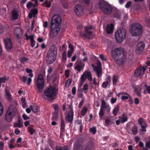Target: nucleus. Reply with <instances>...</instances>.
Returning <instances> with one entry per match:
<instances>
[{
    "label": "nucleus",
    "instance_id": "1",
    "mask_svg": "<svg viewBox=\"0 0 150 150\" xmlns=\"http://www.w3.org/2000/svg\"><path fill=\"white\" fill-rule=\"evenodd\" d=\"M112 56L118 64H122L126 61V57L124 50L121 47L117 48L112 51Z\"/></svg>",
    "mask_w": 150,
    "mask_h": 150
},
{
    "label": "nucleus",
    "instance_id": "2",
    "mask_svg": "<svg viewBox=\"0 0 150 150\" xmlns=\"http://www.w3.org/2000/svg\"><path fill=\"white\" fill-rule=\"evenodd\" d=\"M17 105L16 101H15L13 104H11L7 110L5 116V119L8 122H10L12 121L16 111V105Z\"/></svg>",
    "mask_w": 150,
    "mask_h": 150
},
{
    "label": "nucleus",
    "instance_id": "3",
    "mask_svg": "<svg viewBox=\"0 0 150 150\" xmlns=\"http://www.w3.org/2000/svg\"><path fill=\"white\" fill-rule=\"evenodd\" d=\"M57 54V49L56 47L51 48L48 51L46 60L47 63L51 64L53 63L56 59Z\"/></svg>",
    "mask_w": 150,
    "mask_h": 150
},
{
    "label": "nucleus",
    "instance_id": "4",
    "mask_svg": "<svg viewBox=\"0 0 150 150\" xmlns=\"http://www.w3.org/2000/svg\"><path fill=\"white\" fill-rule=\"evenodd\" d=\"M143 31L142 26L139 24L135 23L131 26L130 32L133 36H138L141 34Z\"/></svg>",
    "mask_w": 150,
    "mask_h": 150
},
{
    "label": "nucleus",
    "instance_id": "5",
    "mask_svg": "<svg viewBox=\"0 0 150 150\" xmlns=\"http://www.w3.org/2000/svg\"><path fill=\"white\" fill-rule=\"evenodd\" d=\"M98 6L102 11L106 14H109L112 12L111 6L103 0H99Z\"/></svg>",
    "mask_w": 150,
    "mask_h": 150
},
{
    "label": "nucleus",
    "instance_id": "6",
    "mask_svg": "<svg viewBox=\"0 0 150 150\" xmlns=\"http://www.w3.org/2000/svg\"><path fill=\"white\" fill-rule=\"evenodd\" d=\"M126 31L125 29L121 28L115 33V38L117 42H122L125 38Z\"/></svg>",
    "mask_w": 150,
    "mask_h": 150
},
{
    "label": "nucleus",
    "instance_id": "7",
    "mask_svg": "<svg viewBox=\"0 0 150 150\" xmlns=\"http://www.w3.org/2000/svg\"><path fill=\"white\" fill-rule=\"evenodd\" d=\"M44 93L46 96L50 99H54L56 96L55 88L53 87L50 86L44 91Z\"/></svg>",
    "mask_w": 150,
    "mask_h": 150
},
{
    "label": "nucleus",
    "instance_id": "8",
    "mask_svg": "<svg viewBox=\"0 0 150 150\" xmlns=\"http://www.w3.org/2000/svg\"><path fill=\"white\" fill-rule=\"evenodd\" d=\"M60 25L51 24L50 30V37L52 38L55 37L60 30Z\"/></svg>",
    "mask_w": 150,
    "mask_h": 150
},
{
    "label": "nucleus",
    "instance_id": "9",
    "mask_svg": "<svg viewBox=\"0 0 150 150\" xmlns=\"http://www.w3.org/2000/svg\"><path fill=\"white\" fill-rule=\"evenodd\" d=\"M44 79L42 74L39 75L37 79L36 84L38 89L40 92L43 90L44 85Z\"/></svg>",
    "mask_w": 150,
    "mask_h": 150
},
{
    "label": "nucleus",
    "instance_id": "10",
    "mask_svg": "<svg viewBox=\"0 0 150 150\" xmlns=\"http://www.w3.org/2000/svg\"><path fill=\"white\" fill-rule=\"evenodd\" d=\"M86 78L89 81L92 80V75L90 72L85 71L81 76L80 81L84 83Z\"/></svg>",
    "mask_w": 150,
    "mask_h": 150
},
{
    "label": "nucleus",
    "instance_id": "11",
    "mask_svg": "<svg viewBox=\"0 0 150 150\" xmlns=\"http://www.w3.org/2000/svg\"><path fill=\"white\" fill-rule=\"evenodd\" d=\"M61 19L60 16L57 14H55L52 17L51 24L61 26Z\"/></svg>",
    "mask_w": 150,
    "mask_h": 150
},
{
    "label": "nucleus",
    "instance_id": "12",
    "mask_svg": "<svg viewBox=\"0 0 150 150\" xmlns=\"http://www.w3.org/2000/svg\"><path fill=\"white\" fill-rule=\"evenodd\" d=\"M98 67H96L93 64H91V66L93 67L94 70L96 72L98 77L101 76L102 75V69L101 67V63L99 61L97 63Z\"/></svg>",
    "mask_w": 150,
    "mask_h": 150
},
{
    "label": "nucleus",
    "instance_id": "13",
    "mask_svg": "<svg viewBox=\"0 0 150 150\" xmlns=\"http://www.w3.org/2000/svg\"><path fill=\"white\" fill-rule=\"evenodd\" d=\"M74 11L77 15L79 16H81L84 12L83 8L79 4L76 5L74 7Z\"/></svg>",
    "mask_w": 150,
    "mask_h": 150
},
{
    "label": "nucleus",
    "instance_id": "14",
    "mask_svg": "<svg viewBox=\"0 0 150 150\" xmlns=\"http://www.w3.org/2000/svg\"><path fill=\"white\" fill-rule=\"evenodd\" d=\"M145 47V45L143 42H141L138 43L136 48V52L138 54L142 53Z\"/></svg>",
    "mask_w": 150,
    "mask_h": 150
},
{
    "label": "nucleus",
    "instance_id": "15",
    "mask_svg": "<svg viewBox=\"0 0 150 150\" xmlns=\"http://www.w3.org/2000/svg\"><path fill=\"white\" fill-rule=\"evenodd\" d=\"M127 120V117L125 113H123L119 117V119L116 121V124L117 125H119L120 123H123L126 122Z\"/></svg>",
    "mask_w": 150,
    "mask_h": 150
},
{
    "label": "nucleus",
    "instance_id": "16",
    "mask_svg": "<svg viewBox=\"0 0 150 150\" xmlns=\"http://www.w3.org/2000/svg\"><path fill=\"white\" fill-rule=\"evenodd\" d=\"M5 47L8 51L11 49L13 47L11 40L9 38H7L4 40Z\"/></svg>",
    "mask_w": 150,
    "mask_h": 150
},
{
    "label": "nucleus",
    "instance_id": "17",
    "mask_svg": "<svg viewBox=\"0 0 150 150\" xmlns=\"http://www.w3.org/2000/svg\"><path fill=\"white\" fill-rule=\"evenodd\" d=\"M92 28V27L91 26H90L89 27H85V29L86 33H82L81 34V35L84 38H89V36L92 33V32L90 30Z\"/></svg>",
    "mask_w": 150,
    "mask_h": 150
},
{
    "label": "nucleus",
    "instance_id": "18",
    "mask_svg": "<svg viewBox=\"0 0 150 150\" xmlns=\"http://www.w3.org/2000/svg\"><path fill=\"white\" fill-rule=\"evenodd\" d=\"M138 122L139 124L141 126L142 130V131H146V128L147 127V125L145 120L142 118H140L138 120Z\"/></svg>",
    "mask_w": 150,
    "mask_h": 150
},
{
    "label": "nucleus",
    "instance_id": "19",
    "mask_svg": "<svg viewBox=\"0 0 150 150\" xmlns=\"http://www.w3.org/2000/svg\"><path fill=\"white\" fill-rule=\"evenodd\" d=\"M71 110L68 112V114L66 116L65 120L68 122H71L73 120L74 117V112L73 108H71Z\"/></svg>",
    "mask_w": 150,
    "mask_h": 150
},
{
    "label": "nucleus",
    "instance_id": "20",
    "mask_svg": "<svg viewBox=\"0 0 150 150\" xmlns=\"http://www.w3.org/2000/svg\"><path fill=\"white\" fill-rule=\"evenodd\" d=\"M146 68L144 67L138 68L135 71L134 74V76L136 77H138L141 75L143 74Z\"/></svg>",
    "mask_w": 150,
    "mask_h": 150
},
{
    "label": "nucleus",
    "instance_id": "21",
    "mask_svg": "<svg viewBox=\"0 0 150 150\" xmlns=\"http://www.w3.org/2000/svg\"><path fill=\"white\" fill-rule=\"evenodd\" d=\"M85 64L82 62H80L78 64L77 62L75 64L74 68L77 71V73L79 72L83 69Z\"/></svg>",
    "mask_w": 150,
    "mask_h": 150
},
{
    "label": "nucleus",
    "instance_id": "22",
    "mask_svg": "<svg viewBox=\"0 0 150 150\" xmlns=\"http://www.w3.org/2000/svg\"><path fill=\"white\" fill-rule=\"evenodd\" d=\"M14 33L18 39H20L22 35V31L19 27H17L15 28L14 30Z\"/></svg>",
    "mask_w": 150,
    "mask_h": 150
},
{
    "label": "nucleus",
    "instance_id": "23",
    "mask_svg": "<svg viewBox=\"0 0 150 150\" xmlns=\"http://www.w3.org/2000/svg\"><path fill=\"white\" fill-rule=\"evenodd\" d=\"M101 105L100 108L103 109V108H106L109 111H110L111 109V108L109 104L107 103L104 100V99L101 100Z\"/></svg>",
    "mask_w": 150,
    "mask_h": 150
},
{
    "label": "nucleus",
    "instance_id": "24",
    "mask_svg": "<svg viewBox=\"0 0 150 150\" xmlns=\"http://www.w3.org/2000/svg\"><path fill=\"white\" fill-rule=\"evenodd\" d=\"M26 71L27 73L29 74L28 75V76H30V77L28 78L27 81L28 83V84H30L31 83L32 81V79L31 78L33 76V74L32 73L33 71L32 69L28 68L26 69Z\"/></svg>",
    "mask_w": 150,
    "mask_h": 150
},
{
    "label": "nucleus",
    "instance_id": "25",
    "mask_svg": "<svg viewBox=\"0 0 150 150\" xmlns=\"http://www.w3.org/2000/svg\"><path fill=\"white\" fill-rule=\"evenodd\" d=\"M118 96H122L121 99L122 100H127L130 98V96L128 93L124 92L119 93Z\"/></svg>",
    "mask_w": 150,
    "mask_h": 150
},
{
    "label": "nucleus",
    "instance_id": "26",
    "mask_svg": "<svg viewBox=\"0 0 150 150\" xmlns=\"http://www.w3.org/2000/svg\"><path fill=\"white\" fill-rule=\"evenodd\" d=\"M5 96L6 99L9 101L12 100V96L10 92L8 90L7 88H5Z\"/></svg>",
    "mask_w": 150,
    "mask_h": 150
},
{
    "label": "nucleus",
    "instance_id": "27",
    "mask_svg": "<svg viewBox=\"0 0 150 150\" xmlns=\"http://www.w3.org/2000/svg\"><path fill=\"white\" fill-rule=\"evenodd\" d=\"M38 12V10L36 8H34L31 10L30 11V12L28 14V17L29 18L31 19L33 17H34L35 16Z\"/></svg>",
    "mask_w": 150,
    "mask_h": 150
},
{
    "label": "nucleus",
    "instance_id": "28",
    "mask_svg": "<svg viewBox=\"0 0 150 150\" xmlns=\"http://www.w3.org/2000/svg\"><path fill=\"white\" fill-rule=\"evenodd\" d=\"M19 14L18 12L16 10H13L11 13L12 19H17L18 18Z\"/></svg>",
    "mask_w": 150,
    "mask_h": 150
},
{
    "label": "nucleus",
    "instance_id": "29",
    "mask_svg": "<svg viewBox=\"0 0 150 150\" xmlns=\"http://www.w3.org/2000/svg\"><path fill=\"white\" fill-rule=\"evenodd\" d=\"M113 25L112 24L108 25L107 27V32L108 34L112 33L113 32Z\"/></svg>",
    "mask_w": 150,
    "mask_h": 150
},
{
    "label": "nucleus",
    "instance_id": "30",
    "mask_svg": "<svg viewBox=\"0 0 150 150\" xmlns=\"http://www.w3.org/2000/svg\"><path fill=\"white\" fill-rule=\"evenodd\" d=\"M144 19L146 26L150 27V18L148 16H146L144 18Z\"/></svg>",
    "mask_w": 150,
    "mask_h": 150
},
{
    "label": "nucleus",
    "instance_id": "31",
    "mask_svg": "<svg viewBox=\"0 0 150 150\" xmlns=\"http://www.w3.org/2000/svg\"><path fill=\"white\" fill-rule=\"evenodd\" d=\"M36 6L31 2H29L27 4V7L29 9H30L32 8H34Z\"/></svg>",
    "mask_w": 150,
    "mask_h": 150
},
{
    "label": "nucleus",
    "instance_id": "32",
    "mask_svg": "<svg viewBox=\"0 0 150 150\" xmlns=\"http://www.w3.org/2000/svg\"><path fill=\"white\" fill-rule=\"evenodd\" d=\"M32 110L34 112H37L38 110V106L34 104L30 106Z\"/></svg>",
    "mask_w": 150,
    "mask_h": 150
},
{
    "label": "nucleus",
    "instance_id": "33",
    "mask_svg": "<svg viewBox=\"0 0 150 150\" xmlns=\"http://www.w3.org/2000/svg\"><path fill=\"white\" fill-rule=\"evenodd\" d=\"M88 110V108L86 107H83L82 110L81 112V115L82 116H84Z\"/></svg>",
    "mask_w": 150,
    "mask_h": 150
},
{
    "label": "nucleus",
    "instance_id": "34",
    "mask_svg": "<svg viewBox=\"0 0 150 150\" xmlns=\"http://www.w3.org/2000/svg\"><path fill=\"white\" fill-rule=\"evenodd\" d=\"M23 126V124L20 121L14 124L13 127H14L21 128Z\"/></svg>",
    "mask_w": 150,
    "mask_h": 150
},
{
    "label": "nucleus",
    "instance_id": "35",
    "mask_svg": "<svg viewBox=\"0 0 150 150\" xmlns=\"http://www.w3.org/2000/svg\"><path fill=\"white\" fill-rule=\"evenodd\" d=\"M62 61L63 62H66L67 60L66 52L65 51H64L62 53Z\"/></svg>",
    "mask_w": 150,
    "mask_h": 150
},
{
    "label": "nucleus",
    "instance_id": "36",
    "mask_svg": "<svg viewBox=\"0 0 150 150\" xmlns=\"http://www.w3.org/2000/svg\"><path fill=\"white\" fill-rule=\"evenodd\" d=\"M9 77H6L5 76L3 77L0 78V83H5L6 81L8 80Z\"/></svg>",
    "mask_w": 150,
    "mask_h": 150
},
{
    "label": "nucleus",
    "instance_id": "37",
    "mask_svg": "<svg viewBox=\"0 0 150 150\" xmlns=\"http://www.w3.org/2000/svg\"><path fill=\"white\" fill-rule=\"evenodd\" d=\"M28 131L31 135H33L35 132V131L34 129L30 127V126H29L28 127Z\"/></svg>",
    "mask_w": 150,
    "mask_h": 150
},
{
    "label": "nucleus",
    "instance_id": "38",
    "mask_svg": "<svg viewBox=\"0 0 150 150\" xmlns=\"http://www.w3.org/2000/svg\"><path fill=\"white\" fill-rule=\"evenodd\" d=\"M43 6H45L47 8L50 7L51 6V4L47 0H46L45 2L42 4Z\"/></svg>",
    "mask_w": 150,
    "mask_h": 150
},
{
    "label": "nucleus",
    "instance_id": "39",
    "mask_svg": "<svg viewBox=\"0 0 150 150\" xmlns=\"http://www.w3.org/2000/svg\"><path fill=\"white\" fill-rule=\"evenodd\" d=\"M118 80V77L115 76H113L112 77L113 84L114 86H115L116 84V83Z\"/></svg>",
    "mask_w": 150,
    "mask_h": 150
},
{
    "label": "nucleus",
    "instance_id": "40",
    "mask_svg": "<svg viewBox=\"0 0 150 150\" xmlns=\"http://www.w3.org/2000/svg\"><path fill=\"white\" fill-rule=\"evenodd\" d=\"M119 109V107H116L114 108L113 110L112 113L115 116L117 115V112L118 111Z\"/></svg>",
    "mask_w": 150,
    "mask_h": 150
},
{
    "label": "nucleus",
    "instance_id": "41",
    "mask_svg": "<svg viewBox=\"0 0 150 150\" xmlns=\"http://www.w3.org/2000/svg\"><path fill=\"white\" fill-rule=\"evenodd\" d=\"M88 88V86L87 83H86L83 85V90L84 91V93H85L86 94L87 93Z\"/></svg>",
    "mask_w": 150,
    "mask_h": 150
},
{
    "label": "nucleus",
    "instance_id": "42",
    "mask_svg": "<svg viewBox=\"0 0 150 150\" xmlns=\"http://www.w3.org/2000/svg\"><path fill=\"white\" fill-rule=\"evenodd\" d=\"M57 150H68V147L66 146H58L56 147Z\"/></svg>",
    "mask_w": 150,
    "mask_h": 150
},
{
    "label": "nucleus",
    "instance_id": "43",
    "mask_svg": "<svg viewBox=\"0 0 150 150\" xmlns=\"http://www.w3.org/2000/svg\"><path fill=\"white\" fill-rule=\"evenodd\" d=\"M132 131L133 134H136L137 133V127L134 125L132 128Z\"/></svg>",
    "mask_w": 150,
    "mask_h": 150
},
{
    "label": "nucleus",
    "instance_id": "44",
    "mask_svg": "<svg viewBox=\"0 0 150 150\" xmlns=\"http://www.w3.org/2000/svg\"><path fill=\"white\" fill-rule=\"evenodd\" d=\"M61 130H63L65 128L64 122L62 118H61Z\"/></svg>",
    "mask_w": 150,
    "mask_h": 150
},
{
    "label": "nucleus",
    "instance_id": "45",
    "mask_svg": "<svg viewBox=\"0 0 150 150\" xmlns=\"http://www.w3.org/2000/svg\"><path fill=\"white\" fill-rule=\"evenodd\" d=\"M89 131L91 133H92L93 134H95L96 132V128L95 127H93L89 129Z\"/></svg>",
    "mask_w": 150,
    "mask_h": 150
},
{
    "label": "nucleus",
    "instance_id": "46",
    "mask_svg": "<svg viewBox=\"0 0 150 150\" xmlns=\"http://www.w3.org/2000/svg\"><path fill=\"white\" fill-rule=\"evenodd\" d=\"M99 115L100 119H102V117L104 115V112L103 111V109L102 108H100L99 113Z\"/></svg>",
    "mask_w": 150,
    "mask_h": 150
},
{
    "label": "nucleus",
    "instance_id": "47",
    "mask_svg": "<svg viewBox=\"0 0 150 150\" xmlns=\"http://www.w3.org/2000/svg\"><path fill=\"white\" fill-rule=\"evenodd\" d=\"M30 40L31 41V47H33L35 46V41L34 40V37L31 36L30 38Z\"/></svg>",
    "mask_w": 150,
    "mask_h": 150
},
{
    "label": "nucleus",
    "instance_id": "48",
    "mask_svg": "<svg viewBox=\"0 0 150 150\" xmlns=\"http://www.w3.org/2000/svg\"><path fill=\"white\" fill-rule=\"evenodd\" d=\"M76 123L77 125H79V127L81 129H82L83 128V126L81 124V120H77L76 121Z\"/></svg>",
    "mask_w": 150,
    "mask_h": 150
},
{
    "label": "nucleus",
    "instance_id": "49",
    "mask_svg": "<svg viewBox=\"0 0 150 150\" xmlns=\"http://www.w3.org/2000/svg\"><path fill=\"white\" fill-rule=\"evenodd\" d=\"M109 83V82L108 81H106L103 82L102 85V87L104 88H106Z\"/></svg>",
    "mask_w": 150,
    "mask_h": 150
},
{
    "label": "nucleus",
    "instance_id": "50",
    "mask_svg": "<svg viewBox=\"0 0 150 150\" xmlns=\"http://www.w3.org/2000/svg\"><path fill=\"white\" fill-rule=\"evenodd\" d=\"M71 82L72 81L71 79H68L65 83V86L66 87H68L69 86L70 84L71 83Z\"/></svg>",
    "mask_w": 150,
    "mask_h": 150
},
{
    "label": "nucleus",
    "instance_id": "51",
    "mask_svg": "<svg viewBox=\"0 0 150 150\" xmlns=\"http://www.w3.org/2000/svg\"><path fill=\"white\" fill-rule=\"evenodd\" d=\"M73 52V50H68L67 53V57L68 58H70L72 56Z\"/></svg>",
    "mask_w": 150,
    "mask_h": 150
},
{
    "label": "nucleus",
    "instance_id": "52",
    "mask_svg": "<svg viewBox=\"0 0 150 150\" xmlns=\"http://www.w3.org/2000/svg\"><path fill=\"white\" fill-rule=\"evenodd\" d=\"M100 57L102 60L104 61H106L107 60L106 57L103 54H100L99 55Z\"/></svg>",
    "mask_w": 150,
    "mask_h": 150
},
{
    "label": "nucleus",
    "instance_id": "53",
    "mask_svg": "<svg viewBox=\"0 0 150 150\" xmlns=\"http://www.w3.org/2000/svg\"><path fill=\"white\" fill-rule=\"evenodd\" d=\"M22 81L25 83L27 81V77L25 76H23L22 77H21Z\"/></svg>",
    "mask_w": 150,
    "mask_h": 150
},
{
    "label": "nucleus",
    "instance_id": "54",
    "mask_svg": "<svg viewBox=\"0 0 150 150\" xmlns=\"http://www.w3.org/2000/svg\"><path fill=\"white\" fill-rule=\"evenodd\" d=\"M3 112V108L0 101V116L2 114Z\"/></svg>",
    "mask_w": 150,
    "mask_h": 150
},
{
    "label": "nucleus",
    "instance_id": "55",
    "mask_svg": "<svg viewBox=\"0 0 150 150\" xmlns=\"http://www.w3.org/2000/svg\"><path fill=\"white\" fill-rule=\"evenodd\" d=\"M117 100L116 98H112L111 99L110 101L111 104H113L116 102Z\"/></svg>",
    "mask_w": 150,
    "mask_h": 150
},
{
    "label": "nucleus",
    "instance_id": "56",
    "mask_svg": "<svg viewBox=\"0 0 150 150\" xmlns=\"http://www.w3.org/2000/svg\"><path fill=\"white\" fill-rule=\"evenodd\" d=\"M138 88L139 89L138 91H137V90L136 89L135 92H136L137 93V96H140V92L142 90V88H140L139 87H138Z\"/></svg>",
    "mask_w": 150,
    "mask_h": 150
},
{
    "label": "nucleus",
    "instance_id": "57",
    "mask_svg": "<svg viewBox=\"0 0 150 150\" xmlns=\"http://www.w3.org/2000/svg\"><path fill=\"white\" fill-rule=\"evenodd\" d=\"M22 117L24 120H26L30 119V117H28L25 114H23Z\"/></svg>",
    "mask_w": 150,
    "mask_h": 150
},
{
    "label": "nucleus",
    "instance_id": "58",
    "mask_svg": "<svg viewBox=\"0 0 150 150\" xmlns=\"http://www.w3.org/2000/svg\"><path fill=\"white\" fill-rule=\"evenodd\" d=\"M79 146L78 142L74 143V149H77L79 147Z\"/></svg>",
    "mask_w": 150,
    "mask_h": 150
},
{
    "label": "nucleus",
    "instance_id": "59",
    "mask_svg": "<svg viewBox=\"0 0 150 150\" xmlns=\"http://www.w3.org/2000/svg\"><path fill=\"white\" fill-rule=\"evenodd\" d=\"M14 132L16 135H18L20 134V131L18 128H16L15 129Z\"/></svg>",
    "mask_w": 150,
    "mask_h": 150
},
{
    "label": "nucleus",
    "instance_id": "60",
    "mask_svg": "<svg viewBox=\"0 0 150 150\" xmlns=\"http://www.w3.org/2000/svg\"><path fill=\"white\" fill-rule=\"evenodd\" d=\"M28 59L27 58L25 57H23L21 58V61L22 63H24V62H26L28 60Z\"/></svg>",
    "mask_w": 150,
    "mask_h": 150
},
{
    "label": "nucleus",
    "instance_id": "61",
    "mask_svg": "<svg viewBox=\"0 0 150 150\" xmlns=\"http://www.w3.org/2000/svg\"><path fill=\"white\" fill-rule=\"evenodd\" d=\"M65 74L66 77L67 78L69 77V72L68 70H65Z\"/></svg>",
    "mask_w": 150,
    "mask_h": 150
},
{
    "label": "nucleus",
    "instance_id": "62",
    "mask_svg": "<svg viewBox=\"0 0 150 150\" xmlns=\"http://www.w3.org/2000/svg\"><path fill=\"white\" fill-rule=\"evenodd\" d=\"M84 99H83L80 102L79 105V108H81L82 106L84 103Z\"/></svg>",
    "mask_w": 150,
    "mask_h": 150
},
{
    "label": "nucleus",
    "instance_id": "63",
    "mask_svg": "<svg viewBox=\"0 0 150 150\" xmlns=\"http://www.w3.org/2000/svg\"><path fill=\"white\" fill-rule=\"evenodd\" d=\"M145 145L146 147L150 148V137L149 138V141L146 143Z\"/></svg>",
    "mask_w": 150,
    "mask_h": 150
},
{
    "label": "nucleus",
    "instance_id": "64",
    "mask_svg": "<svg viewBox=\"0 0 150 150\" xmlns=\"http://www.w3.org/2000/svg\"><path fill=\"white\" fill-rule=\"evenodd\" d=\"M105 125L106 126H108L110 123V120H109L107 119L105 120Z\"/></svg>",
    "mask_w": 150,
    "mask_h": 150
}]
</instances>
